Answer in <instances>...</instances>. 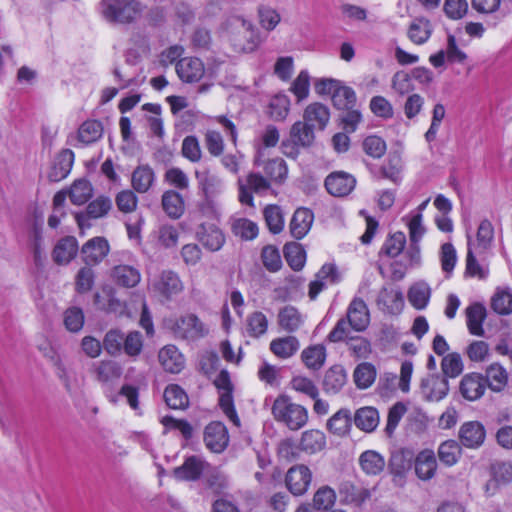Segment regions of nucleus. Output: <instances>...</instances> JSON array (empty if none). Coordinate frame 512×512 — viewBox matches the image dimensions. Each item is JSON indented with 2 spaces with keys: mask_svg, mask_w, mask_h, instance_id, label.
Here are the masks:
<instances>
[{
  "mask_svg": "<svg viewBox=\"0 0 512 512\" xmlns=\"http://www.w3.org/2000/svg\"><path fill=\"white\" fill-rule=\"evenodd\" d=\"M44 356L49 360L55 370V374L61 381L66 391L73 395L80 388V383L76 373L69 369L64 363L62 357L52 349L47 350Z\"/></svg>",
  "mask_w": 512,
  "mask_h": 512,
  "instance_id": "nucleus-8",
  "label": "nucleus"
},
{
  "mask_svg": "<svg viewBox=\"0 0 512 512\" xmlns=\"http://www.w3.org/2000/svg\"><path fill=\"white\" fill-rule=\"evenodd\" d=\"M314 215L307 208L297 209L290 221V232L295 239H302L310 230Z\"/></svg>",
  "mask_w": 512,
  "mask_h": 512,
  "instance_id": "nucleus-25",
  "label": "nucleus"
},
{
  "mask_svg": "<svg viewBox=\"0 0 512 512\" xmlns=\"http://www.w3.org/2000/svg\"><path fill=\"white\" fill-rule=\"evenodd\" d=\"M113 277L119 285L135 287L140 281V273L137 269L128 265H118L113 269Z\"/></svg>",
  "mask_w": 512,
  "mask_h": 512,
  "instance_id": "nucleus-49",
  "label": "nucleus"
},
{
  "mask_svg": "<svg viewBox=\"0 0 512 512\" xmlns=\"http://www.w3.org/2000/svg\"><path fill=\"white\" fill-rule=\"evenodd\" d=\"M299 347V341L294 336L276 338L270 343L272 353L282 359L292 357L298 351Z\"/></svg>",
  "mask_w": 512,
  "mask_h": 512,
  "instance_id": "nucleus-36",
  "label": "nucleus"
},
{
  "mask_svg": "<svg viewBox=\"0 0 512 512\" xmlns=\"http://www.w3.org/2000/svg\"><path fill=\"white\" fill-rule=\"evenodd\" d=\"M209 467L202 458L198 456L188 457L182 466L174 469V475L181 480H197L205 469Z\"/></svg>",
  "mask_w": 512,
  "mask_h": 512,
  "instance_id": "nucleus-22",
  "label": "nucleus"
},
{
  "mask_svg": "<svg viewBox=\"0 0 512 512\" xmlns=\"http://www.w3.org/2000/svg\"><path fill=\"white\" fill-rule=\"evenodd\" d=\"M184 289L183 282L177 273L167 271L162 273V296L170 299L180 294Z\"/></svg>",
  "mask_w": 512,
  "mask_h": 512,
  "instance_id": "nucleus-56",
  "label": "nucleus"
},
{
  "mask_svg": "<svg viewBox=\"0 0 512 512\" xmlns=\"http://www.w3.org/2000/svg\"><path fill=\"white\" fill-rule=\"evenodd\" d=\"M371 112L378 118L388 120L394 115V108L390 101L383 96H374L369 103Z\"/></svg>",
  "mask_w": 512,
  "mask_h": 512,
  "instance_id": "nucleus-62",
  "label": "nucleus"
},
{
  "mask_svg": "<svg viewBox=\"0 0 512 512\" xmlns=\"http://www.w3.org/2000/svg\"><path fill=\"white\" fill-rule=\"evenodd\" d=\"M461 454V448L455 440L443 442L438 449V456L441 462L447 466L454 465Z\"/></svg>",
  "mask_w": 512,
  "mask_h": 512,
  "instance_id": "nucleus-61",
  "label": "nucleus"
},
{
  "mask_svg": "<svg viewBox=\"0 0 512 512\" xmlns=\"http://www.w3.org/2000/svg\"><path fill=\"white\" fill-rule=\"evenodd\" d=\"M351 413L348 409H340L327 422V427L332 433L343 436L351 427Z\"/></svg>",
  "mask_w": 512,
  "mask_h": 512,
  "instance_id": "nucleus-47",
  "label": "nucleus"
},
{
  "mask_svg": "<svg viewBox=\"0 0 512 512\" xmlns=\"http://www.w3.org/2000/svg\"><path fill=\"white\" fill-rule=\"evenodd\" d=\"M167 406L171 409H185L189 405V398L187 393L179 385L171 384L165 388L162 395Z\"/></svg>",
  "mask_w": 512,
  "mask_h": 512,
  "instance_id": "nucleus-44",
  "label": "nucleus"
},
{
  "mask_svg": "<svg viewBox=\"0 0 512 512\" xmlns=\"http://www.w3.org/2000/svg\"><path fill=\"white\" fill-rule=\"evenodd\" d=\"M301 358L308 368L317 370L321 368L325 362V347L322 345L310 346L302 351Z\"/></svg>",
  "mask_w": 512,
  "mask_h": 512,
  "instance_id": "nucleus-54",
  "label": "nucleus"
},
{
  "mask_svg": "<svg viewBox=\"0 0 512 512\" xmlns=\"http://www.w3.org/2000/svg\"><path fill=\"white\" fill-rule=\"evenodd\" d=\"M229 437L225 425L221 422H211L204 431L206 447L214 452H222L228 445Z\"/></svg>",
  "mask_w": 512,
  "mask_h": 512,
  "instance_id": "nucleus-15",
  "label": "nucleus"
},
{
  "mask_svg": "<svg viewBox=\"0 0 512 512\" xmlns=\"http://www.w3.org/2000/svg\"><path fill=\"white\" fill-rule=\"evenodd\" d=\"M186 364L184 355L175 345L162 347V369L171 374L180 373Z\"/></svg>",
  "mask_w": 512,
  "mask_h": 512,
  "instance_id": "nucleus-27",
  "label": "nucleus"
},
{
  "mask_svg": "<svg viewBox=\"0 0 512 512\" xmlns=\"http://www.w3.org/2000/svg\"><path fill=\"white\" fill-rule=\"evenodd\" d=\"M414 464L415 473L421 480H429L435 475L437 462L433 451H421L415 458Z\"/></svg>",
  "mask_w": 512,
  "mask_h": 512,
  "instance_id": "nucleus-31",
  "label": "nucleus"
},
{
  "mask_svg": "<svg viewBox=\"0 0 512 512\" xmlns=\"http://www.w3.org/2000/svg\"><path fill=\"white\" fill-rule=\"evenodd\" d=\"M431 290L428 284L419 282L411 286L408 292V300L416 309H424L430 299Z\"/></svg>",
  "mask_w": 512,
  "mask_h": 512,
  "instance_id": "nucleus-53",
  "label": "nucleus"
},
{
  "mask_svg": "<svg viewBox=\"0 0 512 512\" xmlns=\"http://www.w3.org/2000/svg\"><path fill=\"white\" fill-rule=\"evenodd\" d=\"M271 413L277 422L283 423L291 430L301 429L308 421L307 409L292 402L291 398L284 394L274 400Z\"/></svg>",
  "mask_w": 512,
  "mask_h": 512,
  "instance_id": "nucleus-1",
  "label": "nucleus"
},
{
  "mask_svg": "<svg viewBox=\"0 0 512 512\" xmlns=\"http://www.w3.org/2000/svg\"><path fill=\"white\" fill-rule=\"evenodd\" d=\"M197 236L200 243L212 252L220 250L225 243L224 234L215 225H200Z\"/></svg>",
  "mask_w": 512,
  "mask_h": 512,
  "instance_id": "nucleus-23",
  "label": "nucleus"
},
{
  "mask_svg": "<svg viewBox=\"0 0 512 512\" xmlns=\"http://www.w3.org/2000/svg\"><path fill=\"white\" fill-rule=\"evenodd\" d=\"M103 134V127L99 121L90 120L84 122L78 130V141L83 145L96 142Z\"/></svg>",
  "mask_w": 512,
  "mask_h": 512,
  "instance_id": "nucleus-48",
  "label": "nucleus"
},
{
  "mask_svg": "<svg viewBox=\"0 0 512 512\" xmlns=\"http://www.w3.org/2000/svg\"><path fill=\"white\" fill-rule=\"evenodd\" d=\"M466 59V53L458 47L455 37L449 34L446 49L431 55L429 61L434 67L438 68L443 66L446 60L450 63L461 64L464 63Z\"/></svg>",
  "mask_w": 512,
  "mask_h": 512,
  "instance_id": "nucleus-16",
  "label": "nucleus"
},
{
  "mask_svg": "<svg viewBox=\"0 0 512 512\" xmlns=\"http://www.w3.org/2000/svg\"><path fill=\"white\" fill-rule=\"evenodd\" d=\"M346 381L345 370L341 366H333L325 373L323 388L327 393L335 394L342 389Z\"/></svg>",
  "mask_w": 512,
  "mask_h": 512,
  "instance_id": "nucleus-43",
  "label": "nucleus"
},
{
  "mask_svg": "<svg viewBox=\"0 0 512 512\" xmlns=\"http://www.w3.org/2000/svg\"><path fill=\"white\" fill-rule=\"evenodd\" d=\"M233 234L243 240H253L258 235V226L255 222L246 218H237L232 221Z\"/></svg>",
  "mask_w": 512,
  "mask_h": 512,
  "instance_id": "nucleus-55",
  "label": "nucleus"
},
{
  "mask_svg": "<svg viewBox=\"0 0 512 512\" xmlns=\"http://www.w3.org/2000/svg\"><path fill=\"white\" fill-rule=\"evenodd\" d=\"M101 13L110 22L130 23L139 13V4L137 0H102Z\"/></svg>",
  "mask_w": 512,
  "mask_h": 512,
  "instance_id": "nucleus-3",
  "label": "nucleus"
},
{
  "mask_svg": "<svg viewBox=\"0 0 512 512\" xmlns=\"http://www.w3.org/2000/svg\"><path fill=\"white\" fill-rule=\"evenodd\" d=\"M264 218L268 229L273 234H278L283 230L284 217L279 206L268 205L264 209Z\"/></svg>",
  "mask_w": 512,
  "mask_h": 512,
  "instance_id": "nucleus-60",
  "label": "nucleus"
},
{
  "mask_svg": "<svg viewBox=\"0 0 512 512\" xmlns=\"http://www.w3.org/2000/svg\"><path fill=\"white\" fill-rule=\"evenodd\" d=\"M303 322L302 314L291 305L283 307L278 313V324L287 332L297 331Z\"/></svg>",
  "mask_w": 512,
  "mask_h": 512,
  "instance_id": "nucleus-35",
  "label": "nucleus"
},
{
  "mask_svg": "<svg viewBox=\"0 0 512 512\" xmlns=\"http://www.w3.org/2000/svg\"><path fill=\"white\" fill-rule=\"evenodd\" d=\"M263 156V152L261 149L258 150V154L255 158V163L257 165H263V169L265 174L275 182H282L287 176V166L286 162L282 158H274L268 160L266 162L261 161V157Z\"/></svg>",
  "mask_w": 512,
  "mask_h": 512,
  "instance_id": "nucleus-30",
  "label": "nucleus"
},
{
  "mask_svg": "<svg viewBox=\"0 0 512 512\" xmlns=\"http://www.w3.org/2000/svg\"><path fill=\"white\" fill-rule=\"evenodd\" d=\"M111 208L112 202L110 198L99 196L88 204L85 212L76 213L75 219L81 233L83 234L85 229L91 228V219H98L106 216Z\"/></svg>",
  "mask_w": 512,
  "mask_h": 512,
  "instance_id": "nucleus-9",
  "label": "nucleus"
},
{
  "mask_svg": "<svg viewBox=\"0 0 512 512\" xmlns=\"http://www.w3.org/2000/svg\"><path fill=\"white\" fill-rule=\"evenodd\" d=\"M198 188L204 195V202L200 205V209L204 214H209L213 210L211 198L221 193L223 182L221 178L213 173L209 168L202 167L195 171Z\"/></svg>",
  "mask_w": 512,
  "mask_h": 512,
  "instance_id": "nucleus-4",
  "label": "nucleus"
},
{
  "mask_svg": "<svg viewBox=\"0 0 512 512\" xmlns=\"http://www.w3.org/2000/svg\"><path fill=\"white\" fill-rule=\"evenodd\" d=\"M238 185L239 201L250 207L254 206L252 193L263 194L271 187L270 182L259 173H250L246 177V181L239 180Z\"/></svg>",
  "mask_w": 512,
  "mask_h": 512,
  "instance_id": "nucleus-7",
  "label": "nucleus"
},
{
  "mask_svg": "<svg viewBox=\"0 0 512 512\" xmlns=\"http://www.w3.org/2000/svg\"><path fill=\"white\" fill-rule=\"evenodd\" d=\"M94 366L96 379L99 382H111L119 379L122 375L121 366L112 360H103L96 363Z\"/></svg>",
  "mask_w": 512,
  "mask_h": 512,
  "instance_id": "nucleus-45",
  "label": "nucleus"
},
{
  "mask_svg": "<svg viewBox=\"0 0 512 512\" xmlns=\"http://www.w3.org/2000/svg\"><path fill=\"white\" fill-rule=\"evenodd\" d=\"M153 181L154 173L148 166H140L132 174V185L140 193L146 192Z\"/></svg>",
  "mask_w": 512,
  "mask_h": 512,
  "instance_id": "nucleus-58",
  "label": "nucleus"
},
{
  "mask_svg": "<svg viewBox=\"0 0 512 512\" xmlns=\"http://www.w3.org/2000/svg\"><path fill=\"white\" fill-rule=\"evenodd\" d=\"M92 186L87 180H77L71 186L69 197L73 204L82 205L92 196Z\"/></svg>",
  "mask_w": 512,
  "mask_h": 512,
  "instance_id": "nucleus-59",
  "label": "nucleus"
},
{
  "mask_svg": "<svg viewBox=\"0 0 512 512\" xmlns=\"http://www.w3.org/2000/svg\"><path fill=\"white\" fill-rule=\"evenodd\" d=\"M82 260L88 266L100 264L109 254L110 245L105 237L97 236L83 244L81 250Z\"/></svg>",
  "mask_w": 512,
  "mask_h": 512,
  "instance_id": "nucleus-11",
  "label": "nucleus"
},
{
  "mask_svg": "<svg viewBox=\"0 0 512 512\" xmlns=\"http://www.w3.org/2000/svg\"><path fill=\"white\" fill-rule=\"evenodd\" d=\"M361 470L368 476H376L384 471L386 461L384 456L375 450H366L359 456Z\"/></svg>",
  "mask_w": 512,
  "mask_h": 512,
  "instance_id": "nucleus-28",
  "label": "nucleus"
},
{
  "mask_svg": "<svg viewBox=\"0 0 512 512\" xmlns=\"http://www.w3.org/2000/svg\"><path fill=\"white\" fill-rule=\"evenodd\" d=\"M376 302L379 309L394 314L399 312L403 306V295L398 290L382 288Z\"/></svg>",
  "mask_w": 512,
  "mask_h": 512,
  "instance_id": "nucleus-29",
  "label": "nucleus"
},
{
  "mask_svg": "<svg viewBox=\"0 0 512 512\" xmlns=\"http://www.w3.org/2000/svg\"><path fill=\"white\" fill-rule=\"evenodd\" d=\"M401 169L402 160L400 155L397 153H391L389 154L386 162L382 165L380 173L383 178L397 183L400 180Z\"/></svg>",
  "mask_w": 512,
  "mask_h": 512,
  "instance_id": "nucleus-57",
  "label": "nucleus"
},
{
  "mask_svg": "<svg viewBox=\"0 0 512 512\" xmlns=\"http://www.w3.org/2000/svg\"><path fill=\"white\" fill-rule=\"evenodd\" d=\"M467 327L472 335L484 334L483 322L486 318V309L480 303H473L466 308Z\"/></svg>",
  "mask_w": 512,
  "mask_h": 512,
  "instance_id": "nucleus-32",
  "label": "nucleus"
},
{
  "mask_svg": "<svg viewBox=\"0 0 512 512\" xmlns=\"http://www.w3.org/2000/svg\"><path fill=\"white\" fill-rule=\"evenodd\" d=\"M484 378L487 381V387L494 392L502 391L508 383V373L499 363L488 366Z\"/></svg>",
  "mask_w": 512,
  "mask_h": 512,
  "instance_id": "nucleus-38",
  "label": "nucleus"
},
{
  "mask_svg": "<svg viewBox=\"0 0 512 512\" xmlns=\"http://www.w3.org/2000/svg\"><path fill=\"white\" fill-rule=\"evenodd\" d=\"M213 384L219 392V406L226 417L237 427L240 426V419L235 410L233 401V383L230 374L223 369L219 372L213 381Z\"/></svg>",
  "mask_w": 512,
  "mask_h": 512,
  "instance_id": "nucleus-5",
  "label": "nucleus"
},
{
  "mask_svg": "<svg viewBox=\"0 0 512 512\" xmlns=\"http://www.w3.org/2000/svg\"><path fill=\"white\" fill-rule=\"evenodd\" d=\"M162 209L170 218H180L185 211V204L181 194L174 190H168L162 194Z\"/></svg>",
  "mask_w": 512,
  "mask_h": 512,
  "instance_id": "nucleus-34",
  "label": "nucleus"
},
{
  "mask_svg": "<svg viewBox=\"0 0 512 512\" xmlns=\"http://www.w3.org/2000/svg\"><path fill=\"white\" fill-rule=\"evenodd\" d=\"M74 162V153L70 149L62 150L55 158L49 178L52 181H59L67 177Z\"/></svg>",
  "mask_w": 512,
  "mask_h": 512,
  "instance_id": "nucleus-33",
  "label": "nucleus"
},
{
  "mask_svg": "<svg viewBox=\"0 0 512 512\" xmlns=\"http://www.w3.org/2000/svg\"><path fill=\"white\" fill-rule=\"evenodd\" d=\"M78 242L75 237L67 236L60 239L53 251L52 258L59 265H66L77 255Z\"/></svg>",
  "mask_w": 512,
  "mask_h": 512,
  "instance_id": "nucleus-24",
  "label": "nucleus"
},
{
  "mask_svg": "<svg viewBox=\"0 0 512 512\" xmlns=\"http://www.w3.org/2000/svg\"><path fill=\"white\" fill-rule=\"evenodd\" d=\"M164 328L175 338L195 341L205 337L209 330L195 314L182 315L179 318H169L163 322Z\"/></svg>",
  "mask_w": 512,
  "mask_h": 512,
  "instance_id": "nucleus-2",
  "label": "nucleus"
},
{
  "mask_svg": "<svg viewBox=\"0 0 512 512\" xmlns=\"http://www.w3.org/2000/svg\"><path fill=\"white\" fill-rule=\"evenodd\" d=\"M432 33V26L429 20L421 17L416 18L409 26L408 37L417 44L421 45L427 42Z\"/></svg>",
  "mask_w": 512,
  "mask_h": 512,
  "instance_id": "nucleus-46",
  "label": "nucleus"
},
{
  "mask_svg": "<svg viewBox=\"0 0 512 512\" xmlns=\"http://www.w3.org/2000/svg\"><path fill=\"white\" fill-rule=\"evenodd\" d=\"M341 281V274L336 265L331 263L324 264L316 273L315 279L309 284L308 296L315 300L328 284H337Z\"/></svg>",
  "mask_w": 512,
  "mask_h": 512,
  "instance_id": "nucleus-12",
  "label": "nucleus"
},
{
  "mask_svg": "<svg viewBox=\"0 0 512 512\" xmlns=\"http://www.w3.org/2000/svg\"><path fill=\"white\" fill-rule=\"evenodd\" d=\"M312 479L310 469L305 465L291 467L286 474V485L289 491L296 496L304 494Z\"/></svg>",
  "mask_w": 512,
  "mask_h": 512,
  "instance_id": "nucleus-13",
  "label": "nucleus"
},
{
  "mask_svg": "<svg viewBox=\"0 0 512 512\" xmlns=\"http://www.w3.org/2000/svg\"><path fill=\"white\" fill-rule=\"evenodd\" d=\"M303 119L313 128L323 130L330 119L329 108L319 102L311 103L304 110Z\"/></svg>",
  "mask_w": 512,
  "mask_h": 512,
  "instance_id": "nucleus-26",
  "label": "nucleus"
},
{
  "mask_svg": "<svg viewBox=\"0 0 512 512\" xmlns=\"http://www.w3.org/2000/svg\"><path fill=\"white\" fill-rule=\"evenodd\" d=\"M491 308L500 315L512 312V291L509 288H498L491 299Z\"/></svg>",
  "mask_w": 512,
  "mask_h": 512,
  "instance_id": "nucleus-51",
  "label": "nucleus"
},
{
  "mask_svg": "<svg viewBox=\"0 0 512 512\" xmlns=\"http://www.w3.org/2000/svg\"><path fill=\"white\" fill-rule=\"evenodd\" d=\"M484 426L478 421L464 423L459 430L461 443L467 448H478L485 440Z\"/></svg>",
  "mask_w": 512,
  "mask_h": 512,
  "instance_id": "nucleus-21",
  "label": "nucleus"
},
{
  "mask_svg": "<svg viewBox=\"0 0 512 512\" xmlns=\"http://www.w3.org/2000/svg\"><path fill=\"white\" fill-rule=\"evenodd\" d=\"M284 256L289 266L299 271L304 267L306 253L303 247L296 242L288 243L284 246Z\"/></svg>",
  "mask_w": 512,
  "mask_h": 512,
  "instance_id": "nucleus-50",
  "label": "nucleus"
},
{
  "mask_svg": "<svg viewBox=\"0 0 512 512\" xmlns=\"http://www.w3.org/2000/svg\"><path fill=\"white\" fill-rule=\"evenodd\" d=\"M354 423L359 429L372 432L379 424V413L373 407L359 408L355 413Z\"/></svg>",
  "mask_w": 512,
  "mask_h": 512,
  "instance_id": "nucleus-41",
  "label": "nucleus"
},
{
  "mask_svg": "<svg viewBox=\"0 0 512 512\" xmlns=\"http://www.w3.org/2000/svg\"><path fill=\"white\" fill-rule=\"evenodd\" d=\"M313 127L305 121H297L292 125L290 136L293 143L301 147H309L313 144L315 135Z\"/></svg>",
  "mask_w": 512,
  "mask_h": 512,
  "instance_id": "nucleus-42",
  "label": "nucleus"
},
{
  "mask_svg": "<svg viewBox=\"0 0 512 512\" xmlns=\"http://www.w3.org/2000/svg\"><path fill=\"white\" fill-rule=\"evenodd\" d=\"M494 238V229L490 221L483 220L481 221L478 231H477V243L475 245V250L478 253L485 251L492 243Z\"/></svg>",
  "mask_w": 512,
  "mask_h": 512,
  "instance_id": "nucleus-63",
  "label": "nucleus"
},
{
  "mask_svg": "<svg viewBox=\"0 0 512 512\" xmlns=\"http://www.w3.org/2000/svg\"><path fill=\"white\" fill-rule=\"evenodd\" d=\"M347 321L354 330L363 331L370 322L369 310L360 298H354L347 309Z\"/></svg>",
  "mask_w": 512,
  "mask_h": 512,
  "instance_id": "nucleus-20",
  "label": "nucleus"
},
{
  "mask_svg": "<svg viewBox=\"0 0 512 512\" xmlns=\"http://www.w3.org/2000/svg\"><path fill=\"white\" fill-rule=\"evenodd\" d=\"M230 24L238 30V34L232 39L235 50L239 52L253 51L257 44L252 24L241 17L232 18Z\"/></svg>",
  "mask_w": 512,
  "mask_h": 512,
  "instance_id": "nucleus-10",
  "label": "nucleus"
},
{
  "mask_svg": "<svg viewBox=\"0 0 512 512\" xmlns=\"http://www.w3.org/2000/svg\"><path fill=\"white\" fill-rule=\"evenodd\" d=\"M331 99L334 107L338 110L353 108L356 104L355 91L351 87L343 85L341 82Z\"/></svg>",
  "mask_w": 512,
  "mask_h": 512,
  "instance_id": "nucleus-52",
  "label": "nucleus"
},
{
  "mask_svg": "<svg viewBox=\"0 0 512 512\" xmlns=\"http://www.w3.org/2000/svg\"><path fill=\"white\" fill-rule=\"evenodd\" d=\"M29 249L37 268H43L47 260L46 244L39 228L35 227L29 238Z\"/></svg>",
  "mask_w": 512,
  "mask_h": 512,
  "instance_id": "nucleus-37",
  "label": "nucleus"
},
{
  "mask_svg": "<svg viewBox=\"0 0 512 512\" xmlns=\"http://www.w3.org/2000/svg\"><path fill=\"white\" fill-rule=\"evenodd\" d=\"M325 445L326 437L320 430L311 429L302 434L300 448L308 454H315L323 450Z\"/></svg>",
  "mask_w": 512,
  "mask_h": 512,
  "instance_id": "nucleus-39",
  "label": "nucleus"
},
{
  "mask_svg": "<svg viewBox=\"0 0 512 512\" xmlns=\"http://www.w3.org/2000/svg\"><path fill=\"white\" fill-rule=\"evenodd\" d=\"M94 279L95 273L91 266L86 265L80 268L75 276V290L80 294L91 291Z\"/></svg>",
  "mask_w": 512,
  "mask_h": 512,
  "instance_id": "nucleus-64",
  "label": "nucleus"
},
{
  "mask_svg": "<svg viewBox=\"0 0 512 512\" xmlns=\"http://www.w3.org/2000/svg\"><path fill=\"white\" fill-rule=\"evenodd\" d=\"M415 462L414 452L408 448L394 450L391 453L388 468L393 476V482L402 486L406 474L410 471Z\"/></svg>",
  "mask_w": 512,
  "mask_h": 512,
  "instance_id": "nucleus-6",
  "label": "nucleus"
},
{
  "mask_svg": "<svg viewBox=\"0 0 512 512\" xmlns=\"http://www.w3.org/2000/svg\"><path fill=\"white\" fill-rule=\"evenodd\" d=\"M175 70L179 78L187 83L200 81L205 73L203 62L196 57L182 58L176 63Z\"/></svg>",
  "mask_w": 512,
  "mask_h": 512,
  "instance_id": "nucleus-17",
  "label": "nucleus"
},
{
  "mask_svg": "<svg viewBox=\"0 0 512 512\" xmlns=\"http://www.w3.org/2000/svg\"><path fill=\"white\" fill-rule=\"evenodd\" d=\"M487 388V381L480 373H469L463 376L460 382V393L461 395L469 400L475 401L480 399Z\"/></svg>",
  "mask_w": 512,
  "mask_h": 512,
  "instance_id": "nucleus-18",
  "label": "nucleus"
},
{
  "mask_svg": "<svg viewBox=\"0 0 512 512\" xmlns=\"http://www.w3.org/2000/svg\"><path fill=\"white\" fill-rule=\"evenodd\" d=\"M449 391L448 380L445 376L429 375L421 382V393L428 401H439Z\"/></svg>",
  "mask_w": 512,
  "mask_h": 512,
  "instance_id": "nucleus-19",
  "label": "nucleus"
},
{
  "mask_svg": "<svg viewBox=\"0 0 512 512\" xmlns=\"http://www.w3.org/2000/svg\"><path fill=\"white\" fill-rule=\"evenodd\" d=\"M341 502L345 504L361 505L370 497L367 489L356 487L350 482H343L339 488Z\"/></svg>",
  "mask_w": 512,
  "mask_h": 512,
  "instance_id": "nucleus-40",
  "label": "nucleus"
},
{
  "mask_svg": "<svg viewBox=\"0 0 512 512\" xmlns=\"http://www.w3.org/2000/svg\"><path fill=\"white\" fill-rule=\"evenodd\" d=\"M355 184V178L343 171L332 172L325 179L327 192L335 197L348 195L354 189Z\"/></svg>",
  "mask_w": 512,
  "mask_h": 512,
  "instance_id": "nucleus-14",
  "label": "nucleus"
}]
</instances>
